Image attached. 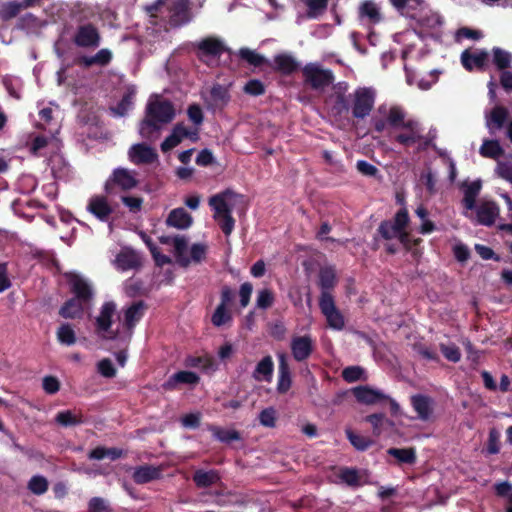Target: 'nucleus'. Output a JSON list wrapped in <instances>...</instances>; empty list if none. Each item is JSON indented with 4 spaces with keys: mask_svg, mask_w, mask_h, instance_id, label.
<instances>
[{
    "mask_svg": "<svg viewBox=\"0 0 512 512\" xmlns=\"http://www.w3.org/2000/svg\"><path fill=\"white\" fill-rule=\"evenodd\" d=\"M378 112L385 114L386 117L373 116L371 118V125L377 133H382L387 127L392 129H402L396 134L393 140L404 148L413 146L415 139L419 136L416 130V123L418 121L413 119L406 120V113L400 106H391L388 110L385 106H380Z\"/></svg>",
    "mask_w": 512,
    "mask_h": 512,
    "instance_id": "f257e3e1",
    "label": "nucleus"
},
{
    "mask_svg": "<svg viewBox=\"0 0 512 512\" xmlns=\"http://www.w3.org/2000/svg\"><path fill=\"white\" fill-rule=\"evenodd\" d=\"M317 284L321 290L319 308L325 316L328 326L335 330H342L345 326V320L342 313L336 307L332 294L338 284L335 267L330 265L321 267L318 273Z\"/></svg>",
    "mask_w": 512,
    "mask_h": 512,
    "instance_id": "f03ea898",
    "label": "nucleus"
},
{
    "mask_svg": "<svg viewBox=\"0 0 512 512\" xmlns=\"http://www.w3.org/2000/svg\"><path fill=\"white\" fill-rule=\"evenodd\" d=\"M175 117V108L171 101L161 100L158 96L150 99L146 105L145 117L140 123V134L148 138L157 132L161 125L170 123Z\"/></svg>",
    "mask_w": 512,
    "mask_h": 512,
    "instance_id": "7ed1b4c3",
    "label": "nucleus"
},
{
    "mask_svg": "<svg viewBox=\"0 0 512 512\" xmlns=\"http://www.w3.org/2000/svg\"><path fill=\"white\" fill-rule=\"evenodd\" d=\"M146 11L151 17H168L171 27L183 26L191 19L188 0H156Z\"/></svg>",
    "mask_w": 512,
    "mask_h": 512,
    "instance_id": "20e7f679",
    "label": "nucleus"
},
{
    "mask_svg": "<svg viewBox=\"0 0 512 512\" xmlns=\"http://www.w3.org/2000/svg\"><path fill=\"white\" fill-rule=\"evenodd\" d=\"M243 195L226 189L209 198V206L214 210V219L218 222L225 236H230L235 227V219L232 217L233 205L229 203L232 199H243Z\"/></svg>",
    "mask_w": 512,
    "mask_h": 512,
    "instance_id": "39448f33",
    "label": "nucleus"
},
{
    "mask_svg": "<svg viewBox=\"0 0 512 512\" xmlns=\"http://www.w3.org/2000/svg\"><path fill=\"white\" fill-rule=\"evenodd\" d=\"M352 393L359 403L379 405L383 409H388L392 416H397L400 412L399 404L380 390L365 385L353 388Z\"/></svg>",
    "mask_w": 512,
    "mask_h": 512,
    "instance_id": "423d86ee",
    "label": "nucleus"
},
{
    "mask_svg": "<svg viewBox=\"0 0 512 512\" xmlns=\"http://www.w3.org/2000/svg\"><path fill=\"white\" fill-rule=\"evenodd\" d=\"M376 90L372 87H358L350 93V112L357 120L367 118L375 105Z\"/></svg>",
    "mask_w": 512,
    "mask_h": 512,
    "instance_id": "0eeeda50",
    "label": "nucleus"
},
{
    "mask_svg": "<svg viewBox=\"0 0 512 512\" xmlns=\"http://www.w3.org/2000/svg\"><path fill=\"white\" fill-rule=\"evenodd\" d=\"M302 75L304 85L315 91H324L335 80L332 70L325 69L318 63H307L302 68Z\"/></svg>",
    "mask_w": 512,
    "mask_h": 512,
    "instance_id": "6e6552de",
    "label": "nucleus"
},
{
    "mask_svg": "<svg viewBox=\"0 0 512 512\" xmlns=\"http://www.w3.org/2000/svg\"><path fill=\"white\" fill-rule=\"evenodd\" d=\"M135 171H130L127 168H115L104 184V191L106 195H115L118 190L128 192L136 188L139 181L136 179Z\"/></svg>",
    "mask_w": 512,
    "mask_h": 512,
    "instance_id": "1a4fd4ad",
    "label": "nucleus"
},
{
    "mask_svg": "<svg viewBox=\"0 0 512 512\" xmlns=\"http://www.w3.org/2000/svg\"><path fill=\"white\" fill-rule=\"evenodd\" d=\"M116 312V304L113 301L104 302L100 313L96 318V331L104 339L116 340L119 330H111L112 318Z\"/></svg>",
    "mask_w": 512,
    "mask_h": 512,
    "instance_id": "9d476101",
    "label": "nucleus"
},
{
    "mask_svg": "<svg viewBox=\"0 0 512 512\" xmlns=\"http://www.w3.org/2000/svg\"><path fill=\"white\" fill-rule=\"evenodd\" d=\"M72 40L77 47L95 49L101 43V35L94 24L86 23L77 27Z\"/></svg>",
    "mask_w": 512,
    "mask_h": 512,
    "instance_id": "9b49d317",
    "label": "nucleus"
},
{
    "mask_svg": "<svg viewBox=\"0 0 512 512\" xmlns=\"http://www.w3.org/2000/svg\"><path fill=\"white\" fill-rule=\"evenodd\" d=\"M197 56L203 61V57L219 58L224 52L228 51L225 44L217 37L209 36L203 38L196 45Z\"/></svg>",
    "mask_w": 512,
    "mask_h": 512,
    "instance_id": "f8f14e48",
    "label": "nucleus"
},
{
    "mask_svg": "<svg viewBox=\"0 0 512 512\" xmlns=\"http://www.w3.org/2000/svg\"><path fill=\"white\" fill-rule=\"evenodd\" d=\"M70 290L74 294V298L89 304L93 299L94 292L90 283L78 274H71L68 278Z\"/></svg>",
    "mask_w": 512,
    "mask_h": 512,
    "instance_id": "ddd939ff",
    "label": "nucleus"
},
{
    "mask_svg": "<svg viewBox=\"0 0 512 512\" xmlns=\"http://www.w3.org/2000/svg\"><path fill=\"white\" fill-rule=\"evenodd\" d=\"M290 348L293 358L297 362H303L311 356L314 343L310 335L295 336L291 340Z\"/></svg>",
    "mask_w": 512,
    "mask_h": 512,
    "instance_id": "4468645a",
    "label": "nucleus"
},
{
    "mask_svg": "<svg viewBox=\"0 0 512 512\" xmlns=\"http://www.w3.org/2000/svg\"><path fill=\"white\" fill-rule=\"evenodd\" d=\"M129 160L135 165L152 164L158 160V154L154 148L145 143L134 144L128 152Z\"/></svg>",
    "mask_w": 512,
    "mask_h": 512,
    "instance_id": "2eb2a0df",
    "label": "nucleus"
},
{
    "mask_svg": "<svg viewBox=\"0 0 512 512\" xmlns=\"http://www.w3.org/2000/svg\"><path fill=\"white\" fill-rule=\"evenodd\" d=\"M87 210L98 220L107 222L113 213V208L109 204L107 196L94 195L89 199Z\"/></svg>",
    "mask_w": 512,
    "mask_h": 512,
    "instance_id": "dca6fc26",
    "label": "nucleus"
},
{
    "mask_svg": "<svg viewBox=\"0 0 512 512\" xmlns=\"http://www.w3.org/2000/svg\"><path fill=\"white\" fill-rule=\"evenodd\" d=\"M273 70L284 76H290L299 70V62L288 53H279L274 56Z\"/></svg>",
    "mask_w": 512,
    "mask_h": 512,
    "instance_id": "f3484780",
    "label": "nucleus"
},
{
    "mask_svg": "<svg viewBox=\"0 0 512 512\" xmlns=\"http://www.w3.org/2000/svg\"><path fill=\"white\" fill-rule=\"evenodd\" d=\"M147 306L144 301L139 300L133 302L125 311H124V321L123 326L132 333L136 324L142 319L144 316V312Z\"/></svg>",
    "mask_w": 512,
    "mask_h": 512,
    "instance_id": "a211bd4d",
    "label": "nucleus"
},
{
    "mask_svg": "<svg viewBox=\"0 0 512 512\" xmlns=\"http://www.w3.org/2000/svg\"><path fill=\"white\" fill-rule=\"evenodd\" d=\"M115 263L117 268L122 271L138 269L142 264L140 255L130 248L122 249L117 254Z\"/></svg>",
    "mask_w": 512,
    "mask_h": 512,
    "instance_id": "6ab92c4d",
    "label": "nucleus"
},
{
    "mask_svg": "<svg viewBox=\"0 0 512 512\" xmlns=\"http://www.w3.org/2000/svg\"><path fill=\"white\" fill-rule=\"evenodd\" d=\"M487 61L488 53L484 50L475 53L465 50L461 54L462 65L468 71H472L474 68L484 70Z\"/></svg>",
    "mask_w": 512,
    "mask_h": 512,
    "instance_id": "aec40b11",
    "label": "nucleus"
},
{
    "mask_svg": "<svg viewBox=\"0 0 512 512\" xmlns=\"http://www.w3.org/2000/svg\"><path fill=\"white\" fill-rule=\"evenodd\" d=\"M291 372L285 353L278 355V383L277 390L279 393H286L291 387Z\"/></svg>",
    "mask_w": 512,
    "mask_h": 512,
    "instance_id": "412c9836",
    "label": "nucleus"
},
{
    "mask_svg": "<svg viewBox=\"0 0 512 512\" xmlns=\"http://www.w3.org/2000/svg\"><path fill=\"white\" fill-rule=\"evenodd\" d=\"M509 116V111L505 106L496 105L488 115H486V126L492 133L504 127Z\"/></svg>",
    "mask_w": 512,
    "mask_h": 512,
    "instance_id": "4be33fe9",
    "label": "nucleus"
},
{
    "mask_svg": "<svg viewBox=\"0 0 512 512\" xmlns=\"http://www.w3.org/2000/svg\"><path fill=\"white\" fill-rule=\"evenodd\" d=\"M499 206L494 201L482 203L477 209V220L480 224L491 226L499 215Z\"/></svg>",
    "mask_w": 512,
    "mask_h": 512,
    "instance_id": "5701e85b",
    "label": "nucleus"
},
{
    "mask_svg": "<svg viewBox=\"0 0 512 512\" xmlns=\"http://www.w3.org/2000/svg\"><path fill=\"white\" fill-rule=\"evenodd\" d=\"M162 469L159 466L142 465L134 469L132 478L137 484H145L153 480L159 479Z\"/></svg>",
    "mask_w": 512,
    "mask_h": 512,
    "instance_id": "b1692460",
    "label": "nucleus"
},
{
    "mask_svg": "<svg viewBox=\"0 0 512 512\" xmlns=\"http://www.w3.org/2000/svg\"><path fill=\"white\" fill-rule=\"evenodd\" d=\"M331 114L335 118H343L350 112V94L346 96L344 91H336L331 97Z\"/></svg>",
    "mask_w": 512,
    "mask_h": 512,
    "instance_id": "393cba45",
    "label": "nucleus"
},
{
    "mask_svg": "<svg viewBox=\"0 0 512 512\" xmlns=\"http://www.w3.org/2000/svg\"><path fill=\"white\" fill-rule=\"evenodd\" d=\"M192 216L184 208H175L170 211L166 224L177 229H187L192 225Z\"/></svg>",
    "mask_w": 512,
    "mask_h": 512,
    "instance_id": "a878e982",
    "label": "nucleus"
},
{
    "mask_svg": "<svg viewBox=\"0 0 512 512\" xmlns=\"http://www.w3.org/2000/svg\"><path fill=\"white\" fill-rule=\"evenodd\" d=\"M200 377L192 371H179L174 373L165 382L164 388L171 390L174 389L178 384H190L195 385L199 382Z\"/></svg>",
    "mask_w": 512,
    "mask_h": 512,
    "instance_id": "bb28decb",
    "label": "nucleus"
},
{
    "mask_svg": "<svg viewBox=\"0 0 512 512\" xmlns=\"http://www.w3.org/2000/svg\"><path fill=\"white\" fill-rule=\"evenodd\" d=\"M413 409L418 416H430L433 412L434 399L428 395L416 394L410 398Z\"/></svg>",
    "mask_w": 512,
    "mask_h": 512,
    "instance_id": "cd10ccee",
    "label": "nucleus"
},
{
    "mask_svg": "<svg viewBox=\"0 0 512 512\" xmlns=\"http://www.w3.org/2000/svg\"><path fill=\"white\" fill-rule=\"evenodd\" d=\"M84 305L82 301L76 298H70L61 306L59 315L66 319L80 318L84 312Z\"/></svg>",
    "mask_w": 512,
    "mask_h": 512,
    "instance_id": "c85d7f7f",
    "label": "nucleus"
},
{
    "mask_svg": "<svg viewBox=\"0 0 512 512\" xmlns=\"http://www.w3.org/2000/svg\"><path fill=\"white\" fill-rule=\"evenodd\" d=\"M136 95V90L134 87H128L121 100L117 103L116 106L111 107V111L115 116L123 117L127 115L129 110L132 109L134 105V98Z\"/></svg>",
    "mask_w": 512,
    "mask_h": 512,
    "instance_id": "c756f323",
    "label": "nucleus"
},
{
    "mask_svg": "<svg viewBox=\"0 0 512 512\" xmlns=\"http://www.w3.org/2000/svg\"><path fill=\"white\" fill-rule=\"evenodd\" d=\"M274 363L271 356L262 358L253 372V377L258 381H269L273 375Z\"/></svg>",
    "mask_w": 512,
    "mask_h": 512,
    "instance_id": "7c9ffc66",
    "label": "nucleus"
},
{
    "mask_svg": "<svg viewBox=\"0 0 512 512\" xmlns=\"http://www.w3.org/2000/svg\"><path fill=\"white\" fill-rule=\"evenodd\" d=\"M482 183L480 180L471 182L466 186L463 197V205L468 210H473L476 205V198L480 193Z\"/></svg>",
    "mask_w": 512,
    "mask_h": 512,
    "instance_id": "2f4dec72",
    "label": "nucleus"
},
{
    "mask_svg": "<svg viewBox=\"0 0 512 512\" xmlns=\"http://www.w3.org/2000/svg\"><path fill=\"white\" fill-rule=\"evenodd\" d=\"M359 16L368 18L373 24L379 23L382 19L378 6L372 0H365L360 5Z\"/></svg>",
    "mask_w": 512,
    "mask_h": 512,
    "instance_id": "473e14b6",
    "label": "nucleus"
},
{
    "mask_svg": "<svg viewBox=\"0 0 512 512\" xmlns=\"http://www.w3.org/2000/svg\"><path fill=\"white\" fill-rule=\"evenodd\" d=\"M505 153L503 147L497 140H484L480 147V154L490 159H498Z\"/></svg>",
    "mask_w": 512,
    "mask_h": 512,
    "instance_id": "72a5a7b5",
    "label": "nucleus"
},
{
    "mask_svg": "<svg viewBox=\"0 0 512 512\" xmlns=\"http://www.w3.org/2000/svg\"><path fill=\"white\" fill-rule=\"evenodd\" d=\"M210 97L214 105L217 107H224L230 101V93L227 87L216 83L210 90Z\"/></svg>",
    "mask_w": 512,
    "mask_h": 512,
    "instance_id": "f704fd0d",
    "label": "nucleus"
},
{
    "mask_svg": "<svg viewBox=\"0 0 512 512\" xmlns=\"http://www.w3.org/2000/svg\"><path fill=\"white\" fill-rule=\"evenodd\" d=\"M387 453L400 464H414L416 462V450L414 448H390Z\"/></svg>",
    "mask_w": 512,
    "mask_h": 512,
    "instance_id": "c9c22d12",
    "label": "nucleus"
},
{
    "mask_svg": "<svg viewBox=\"0 0 512 512\" xmlns=\"http://www.w3.org/2000/svg\"><path fill=\"white\" fill-rule=\"evenodd\" d=\"M372 425L376 434H381L385 432L387 435H393L395 433H400L399 430L395 427V424L392 422L391 418H371Z\"/></svg>",
    "mask_w": 512,
    "mask_h": 512,
    "instance_id": "e433bc0d",
    "label": "nucleus"
},
{
    "mask_svg": "<svg viewBox=\"0 0 512 512\" xmlns=\"http://www.w3.org/2000/svg\"><path fill=\"white\" fill-rule=\"evenodd\" d=\"M57 340L64 345L71 346L76 343V334L69 323H63L57 329Z\"/></svg>",
    "mask_w": 512,
    "mask_h": 512,
    "instance_id": "4c0bfd02",
    "label": "nucleus"
},
{
    "mask_svg": "<svg viewBox=\"0 0 512 512\" xmlns=\"http://www.w3.org/2000/svg\"><path fill=\"white\" fill-rule=\"evenodd\" d=\"M512 62V54L499 47L493 48V63L497 69L504 71L510 67Z\"/></svg>",
    "mask_w": 512,
    "mask_h": 512,
    "instance_id": "58836bf2",
    "label": "nucleus"
},
{
    "mask_svg": "<svg viewBox=\"0 0 512 512\" xmlns=\"http://www.w3.org/2000/svg\"><path fill=\"white\" fill-rule=\"evenodd\" d=\"M195 483L199 487H208L219 480V476L215 471H196L193 477Z\"/></svg>",
    "mask_w": 512,
    "mask_h": 512,
    "instance_id": "ea45409f",
    "label": "nucleus"
},
{
    "mask_svg": "<svg viewBox=\"0 0 512 512\" xmlns=\"http://www.w3.org/2000/svg\"><path fill=\"white\" fill-rule=\"evenodd\" d=\"M239 56L242 60H245L254 67H261L267 63V60L263 55H260L249 48H241L239 50Z\"/></svg>",
    "mask_w": 512,
    "mask_h": 512,
    "instance_id": "a19ab883",
    "label": "nucleus"
},
{
    "mask_svg": "<svg viewBox=\"0 0 512 512\" xmlns=\"http://www.w3.org/2000/svg\"><path fill=\"white\" fill-rule=\"evenodd\" d=\"M378 234L385 240L398 238L400 230L392 223L391 220L382 221L377 229Z\"/></svg>",
    "mask_w": 512,
    "mask_h": 512,
    "instance_id": "79ce46f5",
    "label": "nucleus"
},
{
    "mask_svg": "<svg viewBox=\"0 0 512 512\" xmlns=\"http://www.w3.org/2000/svg\"><path fill=\"white\" fill-rule=\"evenodd\" d=\"M231 320L232 315L230 311H228L227 307H224L223 305H218L211 317V322L216 327L223 326Z\"/></svg>",
    "mask_w": 512,
    "mask_h": 512,
    "instance_id": "37998d69",
    "label": "nucleus"
},
{
    "mask_svg": "<svg viewBox=\"0 0 512 512\" xmlns=\"http://www.w3.org/2000/svg\"><path fill=\"white\" fill-rule=\"evenodd\" d=\"M275 301L273 292L270 289L264 288L258 291L256 306L259 309L266 310L270 308Z\"/></svg>",
    "mask_w": 512,
    "mask_h": 512,
    "instance_id": "c03bdc74",
    "label": "nucleus"
},
{
    "mask_svg": "<svg viewBox=\"0 0 512 512\" xmlns=\"http://www.w3.org/2000/svg\"><path fill=\"white\" fill-rule=\"evenodd\" d=\"M346 434H347V437H348L349 441L351 442V444L357 450H366L373 443L370 438H367L365 436L357 434L350 429L346 431Z\"/></svg>",
    "mask_w": 512,
    "mask_h": 512,
    "instance_id": "a18cd8bd",
    "label": "nucleus"
},
{
    "mask_svg": "<svg viewBox=\"0 0 512 512\" xmlns=\"http://www.w3.org/2000/svg\"><path fill=\"white\" fill-rule=\"evenodd\" d=\"M308 8V16L313 18L323 13L328 6L329 0H301Z\"/></svg>",
    "mask_w": 512,
    "mask_h": 512,
    "instance_id": "49530a36",
    "label": "nucleus"
},
{
    "mask_svg": "<svg viewBox=\"0 0 512 512\" xmlns=\"http://www.w3.org/2000/svg\"><path fill=\"white\" fill-rule=\"evenodd\" d=\"M21 10L22 7L19 2H7L0 9V17L2 20L7 21L15 18Z\"/></svg>",
    "mask_w": 512,
    "mask_h": 512,
    "instance_id": "de8ad7c7",
    "label": "nucleus"
},
{
    "mask_svg": "<svg viewBox=\"0 0 512 512\" xmlns=\"http://www.w3.org/2000/svg\"><path fill=\"white\" fill-rule=\"evenodd\" d=\"M160 242L163 244H170L172 242L175 254L178 256L182 255L187 248V240L184 236H175L174 238L162 236L160 237Z\"/></svg>",
    "mask_w": 512,
    "mask_h": 512,
    "instance_id": "09e8293b",
    "label": "nucleus"
},
{
    "mask_svg": "<svg viewBox=\"0 0 512 512\" xmlns=\"http://www.w3.org/2000/svg\"><path fill=\"white\" fill-rule=\"evenodd\" d=\"M265 85L258 79H250L243 87V92L250 96H261L265 94Z\"/></svg>",
    "mask_w": 512,
    "mask_h": 512,
    "instance_id": "8fccbe9b",
    "label": "nucleus"
},
{
    "mask_svg": "<svg viewBox=\"0 0 512 512\" xmlns=\"http://www.w3.org/2000/svg\"><path fill=\"white\" fill-rule=\"evenodd\" d=\"M29 490L36 494H44L48 489V481L43 476H34L28 483Z\"/></svg>",
    "mask_w": 512,
    "mask_h": 512,
    "instance_id": "3c124183",
    "label": "nucleus"
},
{
    "mask_svg": "<svg viewBox=\"0 0 512 512\" xmlns=\"http://www.w3.org/2000/svg\"><path fill=\"white\" fill-rule=\"evenodd\" d=\"M440 350L443 354V356L451 362L457 363L461 359V352L458 346L455 344H440Z\"/></svg>",
    "mask_w": 512,
    "mask_h": 512,
    "instance_id": "603ef678",
    "label": "nucleus"
},
{
    "mask_svg": "<svg viewBox=\"0 0 512 512\" xmlns=\"http://www.w3.org/2000/svg\"><path fill=\"white\" fill-rule=\"evenodd\" d=\"M172 134L176 135L180 139V141L183 140V138H190L191 140H197L198 139V130L190 131L183 123H177L173 129Z\"/></svg>",
    "mask_w": 512,
    "mask_h": 512,
    "instance_id": "864d4df0",
    "label": "nucleus"
},
{
    "mask_svg": "<svg viewBox=\"0 0 512 512\" xmlns=\"http://www.w3.org/2000/svg\"><path fill=\"white\" fill-rule=\"evenodd\" d=\"M364 370L359 366H349L343 369L342 378L348 382L353 383L361 379Z\"/></svg>",
    "mask_w": 512,
    "mask_h": 512,
    "instance_id": "5fc2aeb1",
    "label": "nucleus"
},
{
    "mask_svg": "<svg viewBox=\"0 0 512 512\" xmlns=\"http://www.w3.org/2000/svg\"><path fill=\"white\" fill-rule=\"evenodd\" d=\"M122 203L129 209L131 213H138L142 209L143 198L136 196H121Z\"/></svg>",
    "mask_w": 512,
    "mask_h": 512,
    "instance_id": "6e6d98bb",
    "label": "nucleus"
},
{
    "mask_svg": "<svg viewBox=\"0 0 512 512\" xmlns=\"http://www.w3.org/2000/svg\"><path fill=\"white\" fill-rule=\"evenodd\" d=\"M416 130H417V134H418L419 138L415 139V141L413 142V145L417 144L416 151L418 153H420V152L426 151L429 147H431L433 140H432V138L424 136L422 134V128H421L419 122L416 123Z\"/></svg>",
    "mask_w": 512,
    "mask_h": 512,
    "instance_id": "4d7b16f0",
    "label": "nucleus"
},
{
    "mask_svg": "<svg viewBox=\"0 0 512 512\" xmlns=\"http://www.w3.org/2000/svg\"><path fill=\"white\" fill-rule=\"evenodd\" d=\"M12 286L8 272V263L0 262V293L8 290Z\"/></svg>",
    "mask_w": 512,
    "mask_h": 512,
    "instance_id": "13d9d810",
    "label": "nucleus"
},
{
    "mask_svg": "<svg viewBox=\"0 0 512 512\" xmlns=\"http://www.w3.org/2000/svg\"><path fill=\"white\" fill-rule=\"evenodd\" d=\"M97 366L98 372L106 378H112L116 375V369L114 368L112 361L108 358L100 360Z\"/></svg>",
    "mask_w": 512,
    "mask_h": 512,
    "instance_id": "bf43d9fd",
    "label": "nucleus"
},
{
    "mask_svg": "<svg viewBox=\"0 0 512 512\" xmlns=\"http://www.w3.org/2000/svg\"><path fill=\"white\" fill-rule=\"evenodd\" d=\"M88 512H110V509L105 499L94 497L88 503Z\"/></svg>",
    "mask_w": 512,
    "mask_h": 512,
    "instance_id": "052dcab7",
    "label": "nucleus"
},
{
    "mask_svg": "<svg viewBox=\"0 0 512 512\" xmlns=\"http://www.w3.org/2000/svg\"><path fill=\"white\" fill-rule=\"evenodd\" d=\"M496 172L498 176L512 185V162H499L497 164Z\"/></svg>",
    "mask_w": 512,
    "mask_h": 512,
    "instance_id": "680f3d73",
    "label": "nucleus"
},
{
    "mask_svg": "<svg viewBox=\"0 0 512 512\" xmlns=\"http://www.w3.org/2000/svg\"><path fill=\"white\" fill-rule=\"evenodd\" d=\"M189 119L197 126L201 125L204 120V115L201 107L198 104H192L187 109Z\"/></svg>",
    "mask_w": 512,
    "mask_h": 512,
    "instance_id": "e2e57ef3",
    "label": "nucleus"
},
{
    "mask_svg": "<svg viewBox=\"0 0 512 512\" xmlns=\"http://www.w3.org/2000/svg\"><path fill=\"white\" fill-rule=\"evenodd\" d=\"M392 223L400 230H405L409 223V214L406 208H401L395 214Z\"/></svg>",
    "mask_w": 512,
    "mask_h": 512,
    "instance_id": "0e129e2a",
    "label": "nucleus"
},
{
    "mask_svg": "<svg viewBox=\"0 0 512 512\" xmlns=\"http://www.w3.org/2000/svg\"><path fill=\"white\" fill-rule=\"evenodd\" d=\"M339 477L342 481L350 486L359 485V475L358 472L354 469H343L341 470Z\"/></svg>",
    "mask_w": 512,
    "mask_h": 512,
    "instance_id": "69168bd1",
    "label": "nucleus"
},
{
    "mask_svg": "<svg viewBox=\"0 0 512 512\" xmlns=\"http://www.w3.org/2000/svg\"><path fill=\"white\" fill-rule=\"evenodd\" d=\"M357 170L364 176L368 177H375L379 170L376 166L373 164H370L369 162L365 160H359L356 163Z\"/></svg>",
    "mask_w": 512,
    "mask_h": 512,
    "instance_id": "338daca9",
    "label": "nucleus"
},
{
    "mask_svg": "<svg viewBox=\"0 0 512 512\" xmlns=\"http://www.w3.org/2000/svg\"><path fill=\"white\" fill-rule=\"evenodd\" d=\"M112 57V52L107 48L100 49L95 55H93L95 65L103 67L107 66L111 62Z\"/></svg>",
    "mask_w": 512,
    "mask_h": 512,
    "instance_id": "774afa93",
    "label": "nucleus"
}]
</instances>
